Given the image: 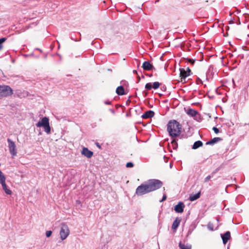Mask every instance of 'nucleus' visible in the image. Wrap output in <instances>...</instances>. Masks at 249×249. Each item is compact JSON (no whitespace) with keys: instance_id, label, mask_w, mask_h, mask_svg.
<instances>
[{"instance_id":"nucleus-13","label":"nucleus","mask_w":249,"mask_h":249,"mask_svg":"<svg viewBox=\"0 0 249 249\" xmlns=\"http://www.w3.org/2000/svg\"><path fill=\"white\" fill-rule=\"evenodd\" d=\"M143 70L146 71H150L153 68V66L148 61H144L142 66Z\"/></svg>"},{"instance_id":"nucleus-1","label":"nucleus","mask_w":249,"mask_h":249,"mask_svg":"<svg viewBox=\"0 0 249 249\" xmlns=\"http://www.w3.org/2000/svg\"><path fill=\"white\" fill-rule=\"evenodd\" d=\"M167 131L172 138L178 136L181 130V126L178 122L176 120L170 121L167 124Z\"/></svg>"},{"instance_id":"nucleus-15","label":"nucleus","mask_w":249,"mask_h":249,"mask_svg":"<svg viewBox=\"0 0 249 249\" xmlns=\"http://www.w3.org/2000/svg\"><path fill=\"white\" fill-rule=\"evenodd\" d=\"M116 93L119 95L125 94L124 88L122 86H119L116 90Z\"/></svg>"},{"instance_id":"nucleus-32","label":"nucleus","mask_w":249,"mask_h":249,"mask_svg":"<svg viewBox=\"0 0 249 249\" xmlns=\"http://www.w3.org/2000/svg\"><path fill=\"white\" fill-rule=\"evenodd\" d=\"M167 196L165 194H164L162 196V198L161 200H160V202H162L166 199Z\"/></svg>"},{"instance_id":"nucleus-36","label":"nucleus","mask_w":249,"mask_h":249,"mask_svg":"<svg viewBox=\"0 0 249 249\" xmlns=\"http://www.w3.org/2000/svg\"><path fill=\"white\" fill-rule=\"evenodd\" d=\"M109 111L113 114H114L115 113V111L113 109H109Z\"/></svg>"},{"instance_id":"nucleus-7","label":"nucleus","mask_w":249,"mask_h":249,"mask_svg":"<svg viewBox=\"0 0 249 249\" xmlns=\"http://www.w3.org/2000/svg\"><path fill=\"white\" fill-rule=\"evenodd\" d=\"M8 148L10 154L13 157L17 155L16 146L15 142L10 139H7Z\"/></svg>"},{"instance_id":"nucleus-5","label":"nucleus","mask_w":249,"mask_h":249,"mask_svg":"<svg viewBox=\"0 0 249 249\" xmlns=\"http://www.w3.org/2000/svg\"><path fill=\"white\" fill-rule=\"evenodd\" d=\"M13 93L12 89L8 86H0V97H4L11 95Z\"/></svg>"},{"instance_id":"nucleus-26","label":"nucleus","mask_w":249,"mask_h":249,"mask_svg":"<svg viewBox=\"0 0 249 249\" xmlns=\"http://www.w3.org/2000/svg\"><path fill=\"white\" fill-rule=\"evenodd\" d=\"M207 228L210 231H213V225L211 223H209L207 225Z\"/></svg>"},{"instance_id":"nucleus-19","label":"nucleus","mask_w":249,"mask_h":249,"mask_svg":"<svg viewBox=\"0 0 249 249\" xmlns=\"http://www.w3.org/2000/svg\"><path fill=\"white\" fill-rule=\"evenodd\" d=\"M202 145H203V143L201 141H197L195 142V143H194V144L192 146V149H196L201 147V146H202Z\"/></svg>"},{"instance_id":"nucleus-23","label":"nucleus","mask_w":249,"mask_h":249,"mask_svg":"<svg viewBox=\"0 0 249 249\" xmlns=\"http://www.w3.org/2000/svg\"><path fill=\"white\" fill-rule=\"evenodd\" d=\"M6 40V38H5V37H2V38H0V51L3 48V45H2V43L5 41V40Z\"/></svg>"},{"instance_id":"nucleus-22","label":"nucleus","mask_w":249,"mask_h":249,"mask_svg":"<svg viewBox=\"0 0 249 249\" xmlns=\"http://www.w3.org/2000/svg\"><path fill=\"white\" fill-rule=\"evenodd\" d=\"M160 86V83L158 82H155L153 83V85H152V88H153L154 89H158Z\"/></svg>"},{"instance_id":"nucleus-40","label":"nucleus","mask_w":249,"mask_h":249,"mask_svg":"<svg viewBox=\"0 0 249 249\" xmlns=\"http://www.w3.org/2000/svg\"><path fill=\"white\" fill-rule=\"evenodd\" d=\"M170 168H172V165H171V164H170Z\"/></svg>"},{"instance_id":"nucleus-11","label":"nucleus","mask_w":249,"mask_h":249,"mask_svg":"<svg viewBox=\"0 0 249 249\" xmlns=\"http://www.w3.org/2000/svg\"><path fill=\"white\" fill-rule=\"evenodd\" d=\"M231 237V233L230 231H227L224 234H221V238L223 240V242L224 244H226L229 239Z\"/></svg>"},{"instance_id":"nucleus-8","label":"nucleus","mask_w":249,"mask_h":249,"mask_svg":"<svg viewBox=\"0 0 249 249\" xmlns=\"http://www.w3.org/2000/svg\"><path fill=\"white\" fill-rule=\"evenodd\" d=\"M179 71L180 77H181V79H185L187 76L190 75L191 70L189 68H187L186 70L183 68L180 69Z\"/></svg>"},{"instance_id":"nucleus-30","label":"nucleus","mask_w":249,"mask_h":249,"mask_svg":"<svg viewBox=\"0 0 249 249\" xmlns=\"http://www.w3.org/2000/svg\"><path fill=\"white\" fill-rule=\"evenodd\" d=\"M52 234V231H47L46 232V236L47 237H50L51 236Z\"/></svg>"},{"instance_id":"nucleus-20","label":"nucleus","mask_w":249,"mask_h":249,"mask_svg":"<svg viewBox=\"0 0 249 249\" xmlns=\"http://www.w3.org/2000/svg\"><path fill=\"white\" fill-rule=\"evenodd\" d=\"M178 246L180 249H191L192 248V246L191 245H184L182 244L181 242L179 243Z\"/></svg>"},{"instance_id":"nucleus-28","label":"nucleus","mask_w":249,"mask_h":249,"mask_svg":"<svg viewBox=\"0 0 249 249\" xmlns=\"http://www.w3.org/2000/svg\"><path fill=\"white\" fill-rule=\"evenodd\" d=\"M214 174V172H213L212 173V176H208L205 178V182H208L211 178L213 176V175Z\"/></svg>"},{"instance_id":"nucleus-17","label":"nucleus","mask_w":249,"mask_h":249,"mask_svg":"<svg viewBox=\"0 0 249 249\" xmlns=\"http://www.w3.org/2000/svg\"><path fill=\"white\" fill-rule=\"evenodd\" d=\"M186 113L192 117H195L197 114V112L195 109L189 108L186 111Z\"/></svg>"},{"instance_id":"nucleus-38","label":"nucleus","mask_w":249,"mask_h":249,"mask_svg":"<svg viewBox=\"0 0 249 249\" xmlns=\"http://www.w3.org/2000/svg\"><path fill=\"white\" fill-rule=\"evenodd\" d=\"M190 62H192V63H194L195 62V61H192V60H190Z\"/></svg>"},{"instance_id":"nucleus-39","label":"nucleus","mask_w":249,"mask_h":249,"mask_svg":"<svg viewBox=\"0 0 249 249\" xmlns=\"http://www.w3.org/2000/svg\"><path fill=\"white\" fill-rule=\"evenodd\" d=\"M133 72H136H136H137V71H135V70H134V71H133Z\"/></svg>"},{"instance_id":"nucleus-37","label":"nucleus","mask_w":249,"mask_h":249,"mask_svg":"<svg viewBox=\"0 0 249 249\" xmlns=\"http://www.w3.org/2000/svg\"><path fill=\"white\" fill-rule=\"evenodd\" d=\"M2 175H3V174L1 172V171L0 170V176H1Z\"/></svg>"},{"instance_id":"nucleus-10","label":"nucleus","mask_w":249,"mask_h":249,"mask_svg":"<svg viewBox=\"0 0 249 249\" xmlns=\"http://www.w3.org/2000/svg\"><path fill=\"white\" fill-rule=\"evenodd\" d=\"M82 154L84 155L85 157H86L88 158H90L93 154V153L88 149V148L84 147L82 151Z\"/></svg>"},{"instance_id":"nucleus-21","label":"nucleus","mask_w":249,"mask_h":249,"mask_svg":"<svg viewBox=\"0 0 249 249\" xmlns=\"http://www.w3.org/2000/svg\"><path fill=\"white\" fill-rule=\"evenodd\" d=\"M2 189L4 191L5 193L7 195H11L12 191L10 189H8L6 186V183L1 184Z\"/></svg>"},{"instance_id":"nucleus-25","label":"nucleus","mask_w":249,"mask_h":249,"mask_svg":"<svg viewBox=\"0 0 249 249\" xmlns=\"http://www.w3.org/2000/svg\"><path fill=\"white\" fill-rule=\"evenodd\" d=\"M145 88L147 90H150L152 88V84L151 83H147L145 86Z\"/></svg>"},{"instance_id":"nucleus-35","label":"nucleus","mask_w":249,"mask_h":249,"mask_svg":"<svg viewBox=\"0 0 249 249\" xmlns=\"http://www.w3.org/2000/svg\"><path fill=\"white\" fill-rule=\"evenodd\" d=\"M56 7H57V5L56 4H53L52 5L51 8L52 9H54V8H55Z\"/></svg>"},{"instance_id":"nucleus-14","label":"nucleus","mask_w":249,"mask_h":249,"mask_svg":"<svg viewBox=\"0 0 249 249\" xmlns=\"http://www.w3.org/2000/svg\"><path fill=\"white\" fill-rule=\"evenodd\" d=\"M180 222V219L178 218H177L173 222V224L172 225V229L176 231L178 227Z\"/></svg>"},{"instance_id":"nucleus-16","label":"nucleus","mask_w":249,"mask_h":249,"mask_svg":"<svg viewBox=\"0 0 249 249\" xmlns=\"http://www.w3.org/2000/svg\"><path fill=\"white\" fill-rule=\"evenodd\" d=\"M221 140V139L220 138H218V137L214 138L213 139L207 142L206 144L207 145H213V144H214L215 143H216Z\"/></svg>"},{"instance_id":"nucleus-6","label":"nucleus","mask_w":249,"mask_h":249,"mask_svg":"<svg viewBox=\"0 0 249 249\" xmlns=\"http://www.w3.org/2000/svg\"><path fill=\"white\" fill-rule=\"evenodd\" d=\"M70 234L68 226L65 223H62L60 231V238L62 240L66 239Z\"/></svg>"},{"instance_id":"nucleus-31","label":"nucleus","mask_w":249,"mask_h":249,"mask_svg":"<svg viewBox=\"0 0 249 249\" xmlns=\"http://www.w3.org/2000/svg\"><path fill=\"white\" fill-rule=\"evenodd\" d=\"M213 130L216 134L218 133L219 132V129L217 127H213Z\"/></svg>"},{"instance_id":"nucleus-4","label":"nucleus","mask_w":249,"mask_h":249,"mask_svg":"<svg viewBox=\"0 0 249 249\" xmlns=\"http://www.w3.org/2000/svg\"><path fill=\"white\" fill-rule=\"evenodd\" d=\"M148 187L145 182L139 186L136 189L135 195L138 196H141L150 193Z\"/></svg>"},{"instance_id":"nucleus-18","label":"nucleus","mask_w":249,"mask_h":249,"mask_svg":"<svg viewBox=\"0 0 249 249\" xmlns=\"http://www.w3.org/2000/svg\"><path fill=\"white\" fill-rule=\"evenodd\" d=\"M200 196V192H198L195 195H191L189 197V199L191 201H193L199 198Z\"/></svg>"},{"instance_id":"nucleus-29","label":"nucleus","mask_w":249,"mask_h":249,"mask_svg":"<svg viewBox=\"0 0 249 249\" xmlns=\"http://www.w3.org/2000/svg\"><path fill=\"white\" fill-rule=\"evenodd\" d=\"M133 166H134V164L131 162H127L126 164V167L127 168H131V167H133Z\"/></svg>"},{"instance_id":"nucleus-33","label":"nucleus","mask_w":249,"mask_h":249,"mask_svg":"<svg viewBox=\"0 0 249 249\" xmlns=\"http://www.w3.org/2000/svg\"><path fill=\"white\" fill-rule=\"evenodd\" d=\"M104 104L106 105H111V102L109 100H106L104 102Z\"/></svg>"},{"instance_id":"nucleus-2","label":"nucleus","mask_w":249,"mask_h":249,"mask_svg":"<svg viewBox=\"0 0 249 249\" xmlns=\"http://www.w3.org/2000/svg\"><path fill=\"white\" fill-rule=\"evenodd\" d=\"M36 126L37 127H43L44 131L47 134H50L51 133V128L49 124V119L47 117H43L41 120L39 121L36 124Z\"/></svg>"},{"instance_id":"nucleus-3","label":"nucleus","mask_w":249,"mask_h":249,"mask_svg":"<svg viewBox=\"0 0 249 249\" xmlns=\"http://www.w3.org/2000/svg\"><path fill=\"white\" fill-rule=\"evenodd\" d=\"M150 192L160 188L162 185V182L158 179H152L146 182Z\"/></svg>"},{"instance_id":"nucleus-27","label":"nucleus","mask_w":249,"mask_h":249,"mask_svg":"<svg viewBox=\"0 0 249 249\" xmlns=\"http://www.w3.org/2000/svg\"><path fill=\"white\" fill-rule=\"evenodd\" d=\"M172 144H173L174 148L177 147L178 146V143L175 139H173L171 142Z\"/></svg>"},{"instance_id":"nucleus-24","label":"nucleus","mask_w":249,"mask_h":249,"mask_svg":"<svg viewBox=\"0 0 249 249\" xmlns=\"http://www.w3.org/2000/svg\"><path fill=\"white\" fill-rule=\"evenodd\" d=\"M5 176L3 175H2L1 176H0V184H4L5 183Z\"/></svg>"},{"instance_id":"nucleus-12","label":"nucleus","mask_w":249,"mask_h":249,"mask_svg":"<svg viewBox=\"0 0 249 249\" xmlns=\"http://www.w3.org/2000/svg\"><path fill=\"white\" fill-rule=\"evenodd\" d=\"M154 114L155 113L153 111L148 110L143 113L142 117L143 119H148L153 117Z\"/></svg>"},{"instance_id":"nucleus-34","label":"nucleus","mask_w":249,"mask_h":249,"mask_svg":"<svg viewBox=\"0 0 249 249\" xmlns=\"http://www.w3.org/2000/svg\"><path fill=\"white\" fill-rule=\"evenodd\" d=\"M196 82H197V84H199V83H200L202 84H203L202 80L199 78H197Z\"/></svg>"},{"instance_id":"nucleus-9","label":"nucleus","mask_w":249,"mask_h":249,"mask_svg":"<svg viewBox=\"0 0 249 249\" xmlns=\"http://www.w3.org/2000/svg\"><path fill=\"white\" fill-rule=\"evenodd\" d=\"M184 204L182 202H179L177 205L175 206V211L178 213H181L183 212Z\"/></svg>"}]
</instances>
